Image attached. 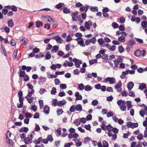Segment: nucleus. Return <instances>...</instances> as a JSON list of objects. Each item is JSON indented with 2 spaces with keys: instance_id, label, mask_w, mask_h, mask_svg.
<instances>
[{
  "instance_id": "nucleus-1",
  "label": "nucleus",
  "mask_w": 147,
  "mask_h": 147,
  "mask_svg": "<svg viewBox=\"0 0 147 147\" xmlns=\"http://www.w3.org/2000/svg\"><path fill=\"white\" fill-rule=\"evenodd\" d=\"M82 110V107L80 104H78L76 105L75 107L74 105H72L71 106L69 111L71 112H74L75 110L80 112Z\"/></svg>"
},
{
  "instance_id": "nucleus-2",
  "label": "nucleus",
  "mask_w": 147,
  "mask_h": 147,
  "mask_svg": "<svg viewBox=\"0 0 147 147\" xmlns=\"http://www.w3.org/2000/svg\"><path fill=\"white\" fill-rule=\"evenodd\" d=\"M73 61L75 63L74 65L77 68H79L80 67V65L82 63L81 60L74 58L73 60Z\"/></svg>"
},
{
  "instance_id": "nucleus-3",
  "label": "nucleus",
  "mask_w": 147,
  "mask_h": 147,
  "mask_svg": "<svg viewBox=\"0 0 147 147\" xmlns=\"http://www.w3.org/2000/svg\"><path fill=\"white\" fill-rule=\"evenodd\" d=\"M122 84L121 81H119L118 83L115 86V88L117 91L118 92H120L121 91L122 88L121 86Z\"/></svg>"
},
{
  "instance_id": "nucleus-4",
  "label": "nucleus",
  "mask_w": 147,
  "mask_h": 147,
  "mask_svg": "<svg viewBox=\"0 0 147 147\" xmlns=\"http://www.w3.org/2000/svg\"><path fill=\"white\" fill-rule=\"evenodd\" d=\"M105 81L106 82H109L110 84H112L115 82V80L113 77H107L105 79Z\"/></svg>"
},
{
  "instance_id": "nucleus-5",
  "label": "nucleus",
  "mask_w": 147,
  "mask_h": 147,
  "mask_svg": "<svg viewBox=\"0 0 147 147\" xmlns=\"http://www.w3.org/2000/svg\"><path fill=\"white\" fill-rule=\"evenodd\" d=\"M52 39H55L56 42L59 44H61L63 40L62 38L59 36L58 35H56L55 36L53 37L52 38Z\"/></svg>"
},
{
  "instance_id": "nucleus-6",
  "label": "nucleus",
  "mask_w": 147,
  "mask_h": 147,
  "mask_svg": "<svg viewBox=\"0 0 147 147\" xmlns=\"http://www.w3.org/2000/svg\"><path fill=\"white\" fill-rule=\"evenodd\" d=\"M131 20L132 22H135L137 24L139 23L140 22V18H139L138 17L135 18V16L134 15L132 16Z\"/></svg>"
},
{
  "instance_id": "nucleus-7",
  "label": "nucleus",
  "mask_w": 147,
  "mask_h": 147,
  "mask_svg": "<svg viewBox=\"0 0 147 147\" xmlns=\"http://www.w3.org/2000/svg\"><path fill=\"white\" fill-rule=\"evenodd\" d=\"M135 41L133 39L129 40L127 42V46L130 47L131 48H132L133 46L136 44Z\"/></svg>"
},
{
  "instance_id": "nucleus-8",
  "label": "nucleus",
  "mask_w": 147,
  "mask_h": 147,
  "mask_svg": "<svg viewBox=\"0 0 147 147\" xmlns=\"http://www.w3.org/2000/svg\"><path fill=\"white\" fill-rule=\"evenodd\" d=\"M6 142L8 144L9 146V147L12 146L13 144V142L12 140H10L9 138H8L7 133L6 134Z\"/></svg>"
},
{
  "instance_id": "nucleus-9",
  "label": "nucleus",
  "mask_w": 147,
  "mask_h": 147,
  "mask_svg": "<svg viewBox=\"0 0 147 147\" xmlns=\"http://www.w3.org/2000/svg\"><path fill=\"white\" fill-rule=\"evenodd\" d=\"M78 136V135L76 133H74V134L69 133L68 134V137L69 139L76 138Z\"/></svg>"
},
{
  "instance_id": "nucleus-10",
  "label": "nucleus",
  "mask_w": 147,
  "mask_h": 147,
  "mask_svg": "<svg viewBox=\"0 0 147 147\" xmlns=\"http://www.w3.org/2000/svg\"><path fill=\"white\" fill-rule=\"evenodd\" d=\"M66 103V101L64 99H63L62 100L57 102V105L59 107H62L65 105Z\"/></svg>"
},
{
  "instance_id": "nucleus-11",
  "label": "nucleus",
  "mask_w": 147,
  "mask_h": 147,
  "mask_svg": "<svg viewBox=\"0 0 147 147\" xmlns=\"http://www.w3.org/2000/svg\"><path fill=\"white\" fill-rule=\"evenodd\" d=\"M39 80L38 82L39 84H42L46 81V79L45 77H42V76H41L39 78Z\"/></svg>"
},
{
  "instance_id": "nucleus-12",
  "label": "nucleus",
  "mask_w": 147,
  "mask_h": 147,
  "mask_svg": "<svg viewBox=\"0 0 147 147\" xmlns=\"http://www.w3.org/2000/svg\"><path fill=\"white\" fill-rule=\"evenodd\" d=\"M32 140L29 137L25 138L24 140V142L26 144H29L32 143Z\"/></svg>"
},
{
  "instance_id": "nucleus-13",
  "label": "nucleus",
  "mask_w": 147,
  "mask_h": 147,
  "mask_svg": "<svg viewBox=\"0 0 147 147\" xmlns=\"http://www.w3.org/2000/svg\"><path fill=\"white\" fill-rule=\"evenodd\" d=\"M50 111L49 107L47 105H45L44 108V113L46 114L49 113Z\"/></svg>"
},
{
  "instance_id": "nucleus-14",
  "label": "nucleus",
  "mask_w": 147,
  "mask_h": 147,
  "mask_svg": "<svg viewBox=\"0 0 147 147\" xmlns=\"http://www.w3.org/2000/svg\"><path fill=\"white\" fill-rule=\"evenodd\" d=\"M134 86V83L132 82H129L127 85V88L130 91Z\"/></svg>"
},
{
  "instance_id": "nucleus-15",
  "label": "nucleus",
  "mask_w": 147,
  "mask_h": 147,
  "mask_svg": "<svg viewBox=\"0 0 147 147\" xmlns=\"http://www.w3.org/2000/svg\"><path fill=\"white\" fill-rule=\"evenodd\" d=\"M58 50L59 47L57 45H55L53 47V49L51 50V52L52 53H56L58 51Z\"/></svg>"
},
{
  "instance_id": "nucleus-16",
  "label": "nucleus",
  "mask_w": 147,
  "mask_h": 147,
  "mask_svg": "<svg viewBox=\"0 0 147 147\" xmlns=\"http://www.w3.org/2000/svg\"><path fill=\"white\" fill-rule=\"evenodd\" d=\"M123 71L122 72V74L120 76V77L122 79H124L126 77L125 75L128 74L127 71Z\"/></svg>"
},
{
  "instance_id": "nucleus-17",
  "label": "nucleus",
  "mask_w": 147,
  "mask_h": 147,
  "mask_svg": "<svg viewBox=\"0 0 147 147\" xmlns=\"http://www.w3.org/2000/svg\"><path fill=\"white\" fill-rule=\"evenodd\" d=\"M20 132H24L26 133L28 131V129L27 127H23L21 128L19 130Z\"/></svg>"
},
{
  "instance_id": "nucleus-18",
  "label": "nucleus",
  "mask_w": 147,
  "mask_h": 147,
  "mask_svg": "<svg viewBox=\"0 0 147 147\" xmlns=\"http://www.w3.org/2000/svg\"><path fill=\"white\" fill-rule=\"evenodd\" d=\"M42 141V138L41 137L39 138L37 140H35L33 141V142L35 144H38L40 143V142Z\"/></svg>"
},
{
  "instance_id": "nucleus-19",
  "label": "nucleus",
  "mask_w": 147,
  "mask_h": 147,
  "mask_svg": "<svg viewBox=\"0 0 147 147\" xmlns=\"http://www.w3.org/2000/svg\"><path fill=\"white\" fill-rule=\"evenodd\" d=\"M45 54V59L46 60L49 59L51 57V56L50 55L49 51H47Z\"/></svg>"
},
{
  "instance_id": "nucleus-20",
  "label": "nucleus",
  "mask_w": 147,
  "mask_h": 147,
  "mask_svg": "<svg viewBox=\"0 0 147 147\" xmlns=\"http://www.w3.org/2000/svg\"><path fill=\"white\" fill-rule=\"evenodd\" d=\"M7 24L9 27H13L14 25V24L12 20L11 19L9 20L7 22Z\"/></svg>"
},
{
  "instance_id": "nucleus-21",
  "label": "nucleus",
  "mask_w": 147,
  "mask_h": 147,
  "mask_svg": "<svg viewBox=\"0 0 147 147\" xmlns=\"http://www.w3.org/2000/svg\"><path fill=\"white\" fill-rule=\"evenodd\" d=\"M90 10L92 12H97L98 11V9L97 7H90Z\"/></svg>"
},
{
  "instance_id": "nucleus-22",
  "label": "nucleus",
  "mask_w": 147,
  "mask_h": 147,
  "mask_svg": "<svg viewBox=\"0 0 147 147\" xmlns=\"http://www.w3.org/2000/svg\"><path fill=\"white\" fill-rule=\"evenodd\" d=\"M105 128H106L105 130H107L108 131L111 132L112 130L113 127L110 124H109L105 127Z\"/></svg>"
},
{
  "instance_id": "nucleus-23",
  "label": "nucleus",
  "mask_w": 147,
  "mask_h": 147,
  "mask_svg": "<svg viewBox=\"0 0 147 147\" xmlns=\"http://www.w3.org/2000/svg\"><path fill=\"white\" fill-rule=\"evenodd\" d=\"M78 14V13L77 12H73L72 13V15L71 16L72 18L73 21H75L76 20V16Z\"/></svg>"
},
{
  "instance_id": "nucleus-24",
  "label": "nucleus",
  "mask_w": 147,
  "mask_h": 147,
  "mask_svg": "<svg viewBox=\"0 0 147 147\" xmlns=\"http://www.w3.org/2000/svg\"><path fill=\"white\" fill-rule=\"evenodd\" d=\"M141 53L142 51L139 50H136L134 52L135 55L137 57L140 56L141 55Z\"/></svg>"
},
{
  "instance_id": "nucleus-25",
  "label": "nucleus",
  "mask_w": 147,
  "mask_h": 147,
  "mask_svg": "<svg viewBox=\"0 0 147 147\" xmlns=\"http://www.w3.org/2000/svg\"><path fill=\"white\" fill-rule=\"evenodd\" d=\"M141 26L143 29L146 28L147 27V22L145 21H144L141 23Z\"/></svg>"
},
{
  "instance_id": "nucleus-26",
  "label": "nucleus",
  "mask_w": 147,
  "mask_h": 147,
  "mask_svg": "<svg viewBox=\"0 0 147 147\" xmlns=\"http://www.w3.org/2000/svg\"><path fill=\"white\" fill-rule=\"evenodd\" d=\"M146 88V84L144 83H141V85H140L139 87V89L141 90H143L144 88Z\"/></svg>"
},
{
  "instance_id": "nucleus-27",
  "label": "nucleus",
  "mask_w": 147,
  "mask_h": 147,
  "mask_svg": "<svg viewBox=\"0 0 147 147\" xmlns=\"http://www.w3.org/2000/svg\"><path fill=\"white\" fill-rule=\"evenodd\" d=\"M120 110L122 111H125L126 109V107L125 104H123L120 105L119 106Z\"/></svg>"
},
{
  "instance_id": "nucleus-28",
  "label": "nucleus",
  "mask_w": 147,
  "mask_h": 147,
  "mask_svg": "<svg viewBox=\"0 0 147 147\" xmlns=\"http://www.w3.org/2000/svg\"><path fill=\"white\" fill-rule=\"evenodd\" d=\"M92 87L89 85H87L85 86L84 90L87 91H89L92 90Z\"/></svg>"
},
{
  "instance_id": "nucleus-29",
  "label": "nucleus",
  "mask_w": 147,
  "mask_h": 147,
  "mask_svg": "<svg viewBox=\"0 0 147 147\" xmlns=\"http://www.w3.org/2000/svg\"><path fill=\"white\" fill-rule=\"evenodd\" d=\"M118 21L121 23H124L125 21V19L123 17H121L117 20Z\"/></svg>"
},
{
  "instance_id": "nucleus-30",
  "label": "nucleus",
  "mask_w": 147,
  "mask_h": 147,
  "mask_svg": "<svg viewBox=\"0 0 147 147\" xmlns=\"http://www.w3.org/2000/svg\"><path fill=\"white\" fill-rule=\"evenodd\" d=\"M73 140L75 142L76 145L77 147L80 146L82 145V142H79V140H77L74 139Z\"/></svg>"
},
{
  "instance_id": "nucleus-31",
  "label": "nucleus",
  "mask_w": 147,
  "mask_h": 147,
  "mask_svg": "<svg viewBox=\"0 0 147 147\" xmlns=\"http://www.w3.org/2000/svg\"><path fill=\"white\" fill-rule=\"evenodd\" d=\"M1 51L3 52V53L2 52L1 53L2 54H3L5 56H6L7 55V53L5 48L2 45H1Z\"/></svg>"
},
{
  "instance_id": "nucleus-32",
  "label": "nucleus",
  "mask_w": 147,
  "mask_h": 147,
  "mask_svg": "<svg viewBox=\"0 0 147 147\" xmlns=\"http://www.w3.org/2000/svg\"><path fill=\"white\" fill-rule=\"evenodd\" d=\"M57 100L56 99H53L52 101V105L53 106L56 107L57 105Z\"/></svg>"
},
{
  "instance_id": "nucleus-33",
  "label": "nucleus",
  "mask_w": 147,
  "mask_h": 147,
  "mask_svg": "<svg viewBox=\"0 0 147 147\" xmlns=\"http://www.w3.org/2000/svg\"><path fill=\"white\" fill-rule=\"evenodd\" d=\"M34 92V90H32L31 91L29 92L27 95L26 96L25 98H27V97H31Z\"/></svg>"
},
{
  "instance_id": "nucleus-34",
  "label": "nucleus",
  "mask_w": 147,
  "mask_h": 147,
  "mask_svg": "<svg viewBox=\"0 0 147 147\" xmlns=\"http://www.w3.org/2000/svg\"><path fill=\"white\" fill-rule=\"evenodd\" d=\"M19 73H20L19 76L20 77H23L25 75V72L21 70L20 69Z\"/></svg>"
},
{
  "instance_id": "nucleus-35",
  "label": "nucleus",
  "mask_w": 147,
  "mask_h": 147,
  "mask_svg": "<svg viewBox=\"0 0 147 147\" xmlns=\"http://www.w3.org/2000/svg\"><path fill=\"white\" fill-rule=\"evenodd\" d=\"M42 23L41 21H38L36 22V25L38 28H39L40 26H42Z\"/></svg>"
},
{
  "instance_id": "nucleus-36",
  "label": "nucleus",
  "mask_w": 147,
  "mask_h": 147,
  "mask_svg": "<svg viewBox=\"0 0 147 147\" xmlns=\"http://www.w3.org/2000/svg\"><path fill=\"white\" fill-rule=\"evenodd\" d=\"M63 112L62 109L58 108L57 110V115L58 116H59L60 115L62 114Z\"/></svg>"
},
{
  "instance_id": "nucleus-37",
  "label": "nucleus",
  "mask_w": 147,
  "mask_h": 147,
  "mask_svg": "<svg viewBox=\"0 0 147 147\" xmlns=\"http://www.w3.org/2000/svg\"><path fill=\"white\" fill-rule=\"evenodd\" d=\"M126 104L127 108V110H129L131 107V101H128L126 102Z\"/></svg>"
},
{
  "instance_id": "nucleus-38",
  "label": "nucleus",
  "mask_w": 147,
  "mask_h": 147,
  "mask_svg": "<svg viewBox=\"0 0 147 147\" xmlns=\"http://www.w3.org/2000/svg\"><path fill=\"white\" fill-rule=\"evenodd\" d=\"M125 101L124 100H122L121 99H120L117 102V105L119 106H120V105H121V104H125Z\"/></svg>"
},
{
  "instance_id": "nucleus-39",
  "label": "nucleus",
  "mask_w": 147,
  "mask_h": 147,
  "mask_svg": "<svg viewBox=\"0 0 147 147\" xmlns=\"http://www.w3.org/2000/svg\"><path fill=\"white\" fill-rule=\"evenodd\" d=\"M77 43L82 47H84L85 46V45L84 44V41L82 40L78 41Z\"/></svg>"
},
{
  "instance_id": "nucleus-40",
  "label": "nucleus",
  "mask_w": 147,
  "mask_h": 147,
  "mask_svg": "<svg viewBox=\"0 0 147 147\" xmlns=\"http://www.w3.org/2000/svg\"><path fill=\"white\" fill-rule=\"evenodd\" d=\"M106 123V122L105 121H102V125H101V127L102 129L103 130H105L106 128H105V127L106 126L105 125Z\"/></svg>"
},
{
  "instance_id": "nucleus-41",
  "label": "nucleus",
  "mask_w": 147,
  "mask_h": 147,
  "mask_svg": "<svg viewBox=\"0 0 147 147\" xmlns=\"http://www.w3.org/2000/svg\"><path fill=\"white\" fill-rule=\"evenodd\" d=\"M101 58L103 59L106 60L105 61H104V62L105 63L107 62V60L108 59V57L107 54H104L103 55Z\"/></svg>"
},
{
  "instance_id": "nucleus-42",
  "label": "nucleus",
  "mask_w": 147,
  "mask_h": 147,
  "mask_svg": "<svg viewBox=\"0 0 147 147\" xmlns=\"http://www.w3.org/2000/svg\"><path fill=\"white\" fill-rule=\"evenodd\" d=\"M47 139L48 141H49L50 142H51L53 140V139L52 136L51 135H50L47 136Z\"/></svg>"
},
{
  "instance_id": "nucleus-43",
  "label": "nucleus",
  "mask_w": 147,
  "mask_h": 147,
  "mask_svg": "<svg viewBox=\"0 0 147 147\" xmlns=\"http://www.w3.org/2000/svg\"><path fill=\"white\" fill-rule=\"evenodd\" d=\"M97 60L93 59L89 61V63L90 65H92L97 63Z\"/></svg>"
},
{
  "instance_id": "nucleus-44",
  "label": "nucleus",
  "mask_w": 147,
  "mask_h": 147,
  "mask_svg": "<svg viewBox=\"0 0 147 147\" xmlns=\"http://www.w3.org/2000/svg\"><path fill=\"white\" fill-rule=\"evenodd\" d=\"M63 4V3H59L57 4L56 5L55 7L57 9H59L62 7V5Z\"/></svg>"
},
{
  "instance_id": "nucleus-45",
  "label": "nucleus",
  "mask_w": 147,
  "mask_h": 147,
  "mask_svg": "<svg viewBox=\"0 0 147 147\" xmlns=\"http://www.w3.org/2000/svg\"><path fill=\"white\" fill-rule=\"evenodd\" d=\"M118 40L121 42H124L125 41V38L123 36H120L118 38Z\"/></svg>"
},
{
  "instance_id": "nucleus-46",
  "label": "nucleus",
  "mask_w": 147,
  "mask_h": 147,
  "mask_svg": "<svg viewBox=\"0 0 147 147\" xmlns=\"http://www.w3.org/2000/svg\"><path fill=\"white\" fill-rule=\"evenodd\" d=\"M74 123L77 126L79 125L80 123V120L78 119H76L74 121Z\"/></svg>"
},
{
  "instance_id": "nucleus-47",
  "label": "nucleus",
  "mask_w": 147,
  "mask_h": 147,
  "mask_svg": "<svg viewBox=\"0 0 147 147\" xmlns=\"http://www.w3.org/2000/svg\"><path fill=\"white\" fill-rule=\"evenodd\" d=\"M63 12L64 13H70V10L66 7H64L63 9Z\"/></svg>"
},
{
  "instance_id": "nucleus-48",
  "label": "nucleus",
  "mask_w": 147,
  "mask_h": 147,
  "mask_svg": "<svg viewBox=\"0 0 147 147\" xmlns=\"http://www.w3.org/2000/svg\"><path fill=\"white\" fill-rule=\"evenodd\" d=\"M56 89L55 87H53L52 88V90L51 91V94L54 95L55 94L57 93V91H56Z\"/></svg>"
},
{
  "instance_id": "nucleus-49",
  "label": "nucleus",
  "mask_w": 147,
  "mask_h": 147,
  "mask_svg": "<svg viewBox=\"0 0 147 147\" xmlns=\"http://www.w3.org/2000/svg\"><path fill=\"white\" fill-rule=\"evenodd\" d=\"M99 45L102 46V44L104 42V40L103 38H101L98 39L97 41Z\"/></svg>"
},
{
  "instance_id": "nucleus-50",
  "label": "nucleus",
  "mask_w": 147,
  "mask_h": 147,
  "mask_svg": "<svg viewBox=\"0 0 147 147\" xmlns=\"http://www.w3.org/2000/svg\"><path fill=\"white\" fill-rule=\"evenodd\" d=\"M47 18L48 22H50L51 23H53L55 22L54 20L51 17L48 16Z\"/></svg>"
},
{
  "instance_id": "nucleus-51",
  "label": "nucleus",
  "mask_w": 147,
  "mask_h": 147,
  "mask_svg": "<svg viewBox=\"0 0 147 147\" xmlns=\"http://www.w3.org/2000/svg\"><path fill=\"white\" fill-rule=\"evenodd\" d=\"M85 86L82 84H78V88L80 90H82L84 89Z\"/></svg>"
},
{
  "instance_id": "nucleus-52",
  "label": "nucleus",
  "mask_w": 147,
  "mask_h": 147,
  "mask_svg": "<svg viewBox=\"0 0 147 147\" xmlns=\"http://www.w3.org/2000/svg\"><path fill=\"white\" fill-rule=\"evenodd\" d=\"M90 43H92L93 44H94L96 43V39L95 37H93L91 39H90Z\"/></svg>"
},
{
  "instance_id": "nucleus-53",
  "label": "nucleus",
  "mask_w": 147,
  "mask_h": 147,
  "mask_svg": "<svg viewBox=\"0 0 147 147\" xmlns=\"http://www.w3.org/2000/svg\"><path fill=\"white\" fill-rule=\"evenodd\" d=\"M18 52V50L17 49L13 51V57L14 59H15L17 56Z\"/></svg>"
},
{
  "instance_id": "nucleus-54",
  "label": "nucleus",
  "mask_w": 147,
  "mask_h": 147,
  "mask_svg": "<svg viewBox=\"0 0 147 147\" xmlns=\"http://www.w3.org/2000/svg\"><path fill=\"white\" fill-rule=\"evenodd\" d=\"M84 127L87 130H88L90 131H91V125L89 124H88L87 125H85L84 126Z\"/></svg>"
},
{
  "instance_id": "nucleus-55",
  "label": "nucleus",
  "mask_w": 147,
  "mask_h": 147,
  "mask_svg": "<svg viewBox=\"0 0 147 147\" xmlns=\"http://www.w3.org/2000/svg\"><path fill=\"white\" fill-rule=\"evenodd\" d=\"M35 127L34 129V130L36 131H38L40 130V128L39 125L37 124H35Z\"/></svg>"
},
{
  "instance_id": "nucleus-56",
  "label": "nucleus",
  "mask_w": 147,
  "mask_h": 147,
  "mask_svg": "<svg viewBox=\"0 0 147 147\" xmlns=\"http://www.w3.org/2000/svg\"><path fill=\"white\" fill-rule=\"evenodd\" d=\"M98 101L97 100L94 99L92 102V104L93 106L96 105L98 104Z\"/></svg>"
},
{
  "instance_id": "nucleus-57",
  "label": "nucleus",
  "mask_w": 147,
  "mask_h": 147,
  "mask_svg": "<svg viewBox=\"0 0 147 147\" xmlns=\"http://www.w3.org/2000/svg\"><path fill=\"white\" fill-rule=\"evenodd\" d=\"M30 97H27V98H26L27 99L28 102L30 103H31L34 100L33 97H31L29 98Z\"/></svg>"
},
{
  "instance_id": "nucleus-58",
  "label": "nucleus",
  "mask_w": 147,
  "mask_h": 147,
  "mask_svg": "<svg viewBox=\"0 0 147 147\" xmlns=\"http://www.w3.org/2000/svg\"><path fill=\"white\" fill-rule=\"evenodd\" d=\"M38 102L39 104V106L40 109H42V107L43 106V100H39L38 101Z\"/></svg>"
},
{
  "instance_id": "nucleus-59",
  "label": "nucleus",
  "mask_w": 147,
  "mask_h": 147,
  "mask_svg": "<svg viewBox=\"0 0 147 147\" xmlns=\"http://www.w3.org/2000/svg\"><path fill=\"white\" fill-rule=\"evenodd\" d=\"M55 131L57 133V134L58 135L57 136H60L61 134V128H58L57 129H56Z\"/></svg>"
},
{
  "instance_id": "nucleus-60",
  "label": "nucleus",
  "mask_w": 147,
  "mask_h": 147,
  "mask_svg": "<svg viewBox=\"0 0 147 147\" xmlns=\"http://www.w3.org/2000/svg\"><path fill=\"white\" fill-rule=\"evenodd\" d=\"M103 144V147H108L109 144L106 140H104L102 142Z\"/></svg>"
},
{
  "instance_id": "nucleus-61",
  "label": "nucleus",
  "mask_w": 147,
  "mask_h": 147,
  "mask_svg": "<svg viewBox=\"0 0 147 147\" xmlns=\"http://www.w3.org/2000/svg\"><path fill=\"white\" fill-rule=\"evenodd\" d=\"M118 49L119 53H121L123 52L124 49L122 46H119L118 47Z\"/></svg>"
},
{
  "instance_id": "nucleus-62",
  "label": "nucleus",
  "mask_w": 147,
  "mask_h": 147,
  "mask_svg": "<svg viewBox=\"0 0 147 147\" xmlns=\"http://www.w3.org/2000/svg\"><path fill=\"white\" fill-rule=\"evenodd\" d=\"M47 92V90L44 88H40V89L39 92L40 94H42L44 93Z\"/></svg>"
},
{
  "instance_id": "nucleus-63",
  "label": "nucleus",
  "mask_w": 147,
  "mask_h": 147,
  "mask_svg": "<svg viewBox=\"0 0 147 147\" xmlns=\"http://www.w3.org/2000/svg\"><path fill=\"white\" fill-rule=\"evenodd\" d=\"M25 115L27 118H31L32 117V115L30 113L27 112L25 114Z\"/></svg>"
},
{
  "instance_id": "nucleus-64",
  "label": "nucleus",
  "mask_w": 147,
  "mask_h": 147,
  "mask_svg": "<svg viewBox=\"0 0 147 147\" xmlns=\"http://www.w3.org/2000/svg\"><path fill=\"white\" fill-rule=\"evenodd\" d=\"M143 138V135L142 134H139L137 136V138L139 140H142Z\"/></svg>"
}]
</instances>
